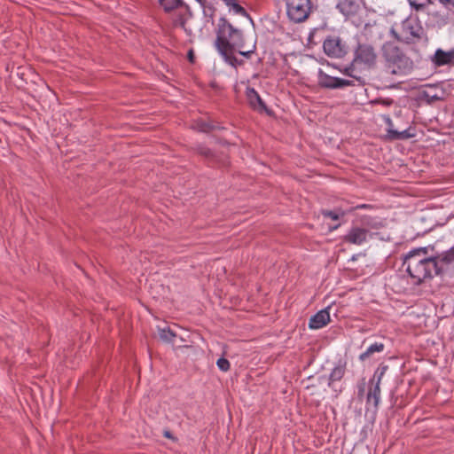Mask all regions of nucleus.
<instances>
[{
    "label": "nucleus",
    "mask_w": 454,
    "mask_h": 454,
    "mask_svg": "<svg viewBox=\"0 0 454 454\" xmlns=\"http://www.w3.org/2000/svg\"><path fill=\"white\" fill-rule=\"evenodd\" d=\"M158 3L166 13L184 11L185 13L192 16L191 8L184 0H158Z\"/></svg>",
    "instance_id": "obj_13"
},
{
    "label": "nucleus",
    "mask_w": 454,
    "mask_h": 454,
    "mask_svg": "<svg viewBox=\"0 0 454 454\" xmlns=\"http://www.w3.org/2000/svg\"><path fill=\"white\" fill-rule=\"evenodd\" d=\"M410 5L416 11H422L425 9L426 4H418L415 1L410 0Z\"/></svg>",
    "instance_id": "obj_28"
},
{
    "label": "nucleus",
    "mask_w": 454,
    "mask_h": 454,
    "mask_svg": "<svg viewBox=\"0 0 454 454\" xmlns=\"http://www.w3.org/2000/svg\"><path fill=\"white\" fill-rule=\"evenodd\" d=\"M181 12L182 11L179 12V13L176 16V18L173 20V26L174 27H180L184 31H186L185 24H186V21H187V17L185 16V13H183Z\"/></svg>",
    "instance_id": "obj_24"
},
{
    "label": "nucleus",
    "mask_w": 454,
    "mask_h": 454,
    "mask_svg": "<svg viewBox=\"0 0 454 454\" xmlns=\"http://www.w3.org/2000/svg\"><path fill=\"white\" fill-rule=\"evenodd\" d=\"M446 92L442 86L434 84L427 85L420 92V98L428 104H433L445 98Z\"/></svg>",
    "instance_id": "obj_11"
},
{
    "label": "nucleus",
    "mask_w": 454,
    "mask_h": 454,
    "mask_svg": "<svg viewBox=\"0 0 454 454\" xmlns=\"http://www.w3.org/2000/svg\"><path fill=\"white\" fill-rule=\"evenodd\" d=\"M382 56L387 71L391 74L405 75L414 68L412 59L394 43H386L383 45Z\"/></svg>",
    "instance_id": "obj_3"
},
{
    "label": "nucleus",
    "mask_w": 454,
    "mask_h": 454,
    "mask_svg": "<svg viewBox=\"0 0 454 454\" xmlns=\"http://www.w3.org/2000/svg\"><path fill=\"white\" fill-rule=\"evenodd\" d=\"M194 128L201 132H209L219 127L212 122H205L202 121H197Z\"/></svg>",
    "instance_id": "obj_22"
},
{
    "label": "nucleus",
    "mask_w": 454,
    "mask_h": 454,
    "mask_svg": "<svg viewBox=\"0 0 454 454\" xmlns=\"http://www.w3.org/2000/svg\"><path fill=\"white\" fill-rule=\"evenodd\" d=\"M227 6H229L236 14L249 17L248 12L246 11L244 7H242L237 0H222Z\"/></svg>",
    "instance_id": "obj_20"
},
{
    "label": "nucleus",
    "mask_w": 454,
    "mask_h": 454,
    "mask_svg": "<svg viewBox=\"0 0 454 454\" xmlns=\"http://www.w3.org/2000/svg\"><path fill=\"white\" fill-rule=\"evenodd\" d=\"M368 236H369V231L367 229L358 227V226H354L343 237V240L345 242L359 246L367 240Z\"/></svg>",
    "instance_id": "obj_12"
},
{
    "label": "nucleus",
    "mask_w": 454,
    "mask_h": 454,
    "mask_svg": "<svg viewBox=\"0 0 454 454\" xmlns=\"http://www.w3.org/2000/svg\"><path fill=\"white\" fill-rule=\"evenodd\" d=\"M395 37L405 43H416L420 41H427L425 30L420 23L411 18L406 19L402 22L400 34L393 31Z\"/></svg>",
    "instance_id": "obj_5"
},
{
    "label": "nucleus",
    "mask_w": 454,
    "mask_h": 454,
    "mask_svg": "<svg viewBox=\"0 0 454 454\" xmlns=\"http://www.w3.org/2000/svg\"><path fill=\"white\" fill-rule=\"evenodd\" d=\"M247 98L248 104L251 106L253 110L261 112L262 110L266 111V114H270L267 109L266 106L262 100L259 94L254 89H248L247 92Z\"/></svg>",
    "instance_id": "obj_17"
},
{
    "label": "nucleus",
    "mask_w": 454,
    "mask_h": 454,
    "mask_svg": "<svg viewBox=\"0 0 454 454\" xmlns=\"http://www.w3.org/2000/svg\"><path fill=\"white\" fill-rule=\"evenodd\" d=\"M312 11L311 0H286V13L294 23L305 21Z\"/></svg>",
    "instance_id": "obj_7"
},
{
    "label": "nucleus",
    "mask_w": 454,
    "mask_h": 454,
    "mask_svg": "<svg viewBox=\"0 0 454 454\" xmlns=\"http://www.w3.org/2000/svg\"><path fill=\"white\" fill-rule=\"evenodd\" d=\"M216 364L218 368L223 372H227L230 369V362L224 357L219 358L216 362Z\"/></svg>",
    "instance_id": "obj_25"
},
{
    "label": "nucleus",
    "mask_w": 454,
    "mask_h": 454,
    "mask_svg": "<svg viewBox=\"0 0 454 454\" xmlns=\"http://www.w3.org/2000/svg\"><path fill=\"white\" fill-rule=\"evenodd\" d=\"M329 308L324 309L314 316H312L309 322L310 329H320L325 326L330 322Z\"/></svg>",
    "instance_id": "obj_15"
},
{
    "label": "nucleus",
    "mask_w": 454,
    "mask_h": 454,
    "mask_svg": "<svg viewBox=\"0 0 454 454\" xmlns=\"http://www.w3.org/2000/svg\"><path fill=\"white\" fill-rule=\"evenodd\" d=\"M344 373L345 367L343 365L335 366L330 373L328 385L331 386L333 382L340 380Z\"/></svg>",
    "instance_id": "obj_21"
},
{
    "label": "nucleus",
    "mask_w": 454,
    "mask_h": 454,
    "mask_svg": "<svg viewBox=\"0 0 454 454\" xmlns=\"http://www.w3.org/2000/svg\"><path fill=\"white\" fill-rule=\"evenodd\" d=\"M188 57H189L190 61H193V53H192V51H189Z\"/></svg>",
    "instance_id": "obj_32"
},
{
    "label": "nucleus",
    "mask_w": 454,
    "mask_h": 454,
    "mask_svg": "<svg viewBox=\"0 0 454 454\" xmlns=\"http://www.w3.org/2000/svg\"><path fill=\"white\" fill-rule=\"evenodd\" d=\"M387 370V366L382 367L380 372L377 370L374 372L372 379L370 380V387L367 394V403H373V406L378 408L380 400V383L382 377Z\"/></svg>",
    "instance_id": "obj_10"
},
{
    "label": "nucleus",
    "mask_w": 454,
    "mask_h": 454,
    "mask_svg": "<svg viewBox=\"0 0 454 454\" xmlns=\"http://www.w3.org/2000/svg\"><path fill=\"white\" fill-rule=\"evenodd\" d=\"M325 53L331 58H342L348 51V47L341 38L336 35L327 36L323 43Z\"/></svg>",
    "instance_id": "obj_9"
},
{
    "label": "nucleus",
    "mask_w": 454,
    "mask_h": 454,
    "mask_svg": "<svg viewBox=\"0 0 454 454\" xmlns=\"http://www.w3.org/2000/svg\"><path fill=\"white\" fill-rule=\"evenodd\" d=\"M322 214L324 216L329 217L335 221L339 219V215L333 211L325 210V211H323Z\"/></svg>",
    "instance_id": "obj_27"
},
{
    "label": "nucleus",
    "mask_w": 454,
    "mask_h": 454,
    "mask_svg": "<svg viewBox=\"0 0 454 454\" xmlns=\"http://www.w3.org/2000/svg\"><path fill=\"white\" fill-rule=\"evenodd\" d=\"M336 8L345 17L348 18L355 16L358 12L360 6L357 0H337Z\"/></svg>",
    "instance_id": "obj_14"
},
{
    "label": "nucleus",
    "mask_w": 454,
    "mask_h": 454,
    "mask_svg": "<svg viewBox=\"0 0 454 454\" xmlns=\"http://www.w3.org/2000/svg\"><path fill=\"white\" fill-rule=\"evenodd\" d=\"M158 333L160 340L166 343H172L176 333L169 326L158 327Z\"/></svg>",
    "instance_id": "obj_18"
},
{
    "label": "nucleus",
    "mask_w": 454,
    "mask_h": 454,
    "mask_svg": "<svg viewBox=\"0 0 454 454\" xmlns=\"http://www.w3.org/2000/svg\"><path fill=\"white\" fill-rule=\"evenodd\" d=\"M454 262V246L436 255H428V247L410 251L404 257L403 266L414 285L430 280L434 276L443 274Z\"/></svg>",
    "instance_id": "obj_1"
},
{
    "label": "nucleus",
    "mask_w": 454,
    "mask_h": 454,
    "mask_svg": "<svg viewBox=\"0 0 454 454\" xmlns=\"http://www.w3.org/2000/svg\"><path fill=\"white\" fill-rule=\"evenodd\" d=\"M384 348L385 346L383 343H373L359 356V359L364 362L369 357H371L374 353L382 352L384 350Z\"/></svg>",
    "instance_id": "obj_19"
},
{
    "label": "nucleus",
    "mask_w": 454,
    "mask_h": 454,
    "mask_svg": "<svg viewBox=\"0 0 454 454\" xmlns=\"http://www.w3.org/2000/svg\"><path fill=\"white\" fill-rule=\"evenodd\" d=\"M197 152L205 157H210L212 155V152L203 145H199L197 147Z\"/></svg>",
    "instance_id": "obj_26"
},
{
    "label": "nucleus",
    "mask_w": 454,
    "mask_h": 454,
    "mask_svg": "<svg viewBox=\"0 0 454 454\" xmlns=\"http://www.w3.org/2000/svg\"><path fill=\"white\" fill-rule=\"evenodd\" d=\"M239 50V53L246 58H250V56L252 55V53L254 52V51H241V49H238Z\"/></svg>",
    "instance_id": "obj_30"
},
{
    "label": "nucleus",
    "mask_w": 454,
    "mask_h": 454,
    "mask_svg": "<svg viewBox=\"0 0 454 454\" xmlns=\"http://www.w3.org/2000/svg\"><path fill=\"white\" fill-rule=\"evenodd\" d=\"M344 74L352 79H342L338 77H333L325 74L322 69H319L317 75V83L320 87L325 89H339L348 86L362 85L364 83V80L361 76H356L353 74L352 67H346Z\"/></svg>",
    "instance_id": "obj_4"
},
{
    "label": "nucleus",
    "mask_w": 454,
    "mask_h": 454,
    "mask_svg": "<svg viewBox=\"0 0 454 454\" xmlns=\"http://www.w3.org/2000/svg\"><path fill=\"white\" fill-rule=\"evenodd\" d=\"M215 33V47L219 53H225L227 50L242 49L245 44L242 31L234 27L224 17L218 20Z\"/></svg>",
    "instance_id": "obj_2"
},
{
    "label": "nucleus",
    "mask_w": 454,
    "mask_h": 454,
    "mask_svg": "<svg viewBox=\"0 0 454 454\" xmlns=\"http://www.w3.org/2000/svg\"><path fill=\"white\" fill-rule=\"evenodd\" d=\"M433 63L436 67H442L450 64L454 61V48L449 51H444L442 49H437L432 58Z\"/></svg>",
    "instance_id": "obj_16"
},
{
    "label": "nucleus",
    "mask_w": 454,
    "mask_h": 454,
    "mask_svg": "<svg viewBox=\"0 0 454 454\" xmlns=\"http://www.w3.org/2000/svg\"><path fill=\"white\" fill-rule=\"evenodd\" d=\"M235 51L236 50H227L225 53H220L224 58L225 61L232 67H236L238 64H239L237 58L234 56Z\"/></svg>",
    "instance_id": "obj_23"
},
{
    "label": "nucleus",
    "mask_w": 454,
    "mask_h": 454,
    "mask_svg": "<svg viewBox=\"0 0 454 454\" xmlns=\"http://www.w3.org/2000/svg\"><path fill=\"white\" fill-rule=\"evenodd\" d=\"M201 6H205L206 1L205 0H196Z\"/></svg>",
    "instance_id": "obj_33"
},
{
    "label": "nucleus",
    "mask_w": 454,
    "mask_h": 454,
    "mask_svg": "<svg viewBox=\"0 0 454 454\" xmlns=\"http://www.w3.org/2000/svg\"><path fill=\"white\" fill-rule=\"evenodd\" d=\"M377 57L376 50L372 44L358 42L354 48V58L349 67L354 69L356 66L371 69L375 67Z\"/></svg>",
    "instance_id": "obj_6"
},
{
    "label": "nucleus",
    "mask_w": 454,
    "mask_h": 454,
    "mask_svg": "<svg viewBox=\"0 0 454 454\" xmlns=\"http://www.w3.org/2000/svg\"><path fill=\"white\" fill-rule=\"evenodd\" d=\"M364 394V387H361L359 390V395H362Z\"/></svg>",
    "instance_id": "obj_34"
},
{
    "label": "nucleus",
    "mask_w": 454,
    "mask_h": 454,
    "mask_svg": "<svg viewBox=\"0 0 454 454\" xmlns=\"http://www.w3.org/2000/svg\"><path fill=\"white\" fill-rule=\"evenodd\" d=\"M427 3L428 4H432L434 2H433V0H427Z\"/></svg>",
    "instance_id": "obj_35"
},
{
    "label": "nucleus",
    "mask_w": 454,
    "mask_h": 454,
    "mask_svg": "<svg viewBox=\"0 0 454 454\" xmlns=\"http://www.w3.org/2000/svg\"><path fill=\"white\" fill-rule=\"evenodd\" d=\"M403 115H395V121L394 123L390 118H387V123L388 125L387 134L386 137L389 140H402L415 137V134L411 132V126H402L399 122L402 121Z\"/></svg>",
    "instance_id": "obj_8"
},
{
    "label": "nucleus",
    "mask_w": 454,
    "mask_h": 454,
    "mask_svg": "<svg viewBox=\"0 0 454 454\" xmlns=\"http://www.w3.org/2000/svg\"><path fill=\"white\" fill-rule=\"evenodd\" d=\"M163 434H164V436L166 438H168V439H172L173 438V436H172V434H171V433L169 431H165Z\"/></svg>",
    "instance_id": "obj_31"
},
{
    "label": "nucleus",
    "mask_w": 454,
    "mask_h": 454,
    "mask_svg": "<svg viewBox=\"0 0 454 454\" xmlns=\"http://www.w3.org/2000/svg\"><path fill=\"white\" fill-rule=\"evenodd\" d=\"M439 3L447 9L454 8V0H438Z\"/></svg>",
    "instance_id": "obj_29"
}]
</instances>
